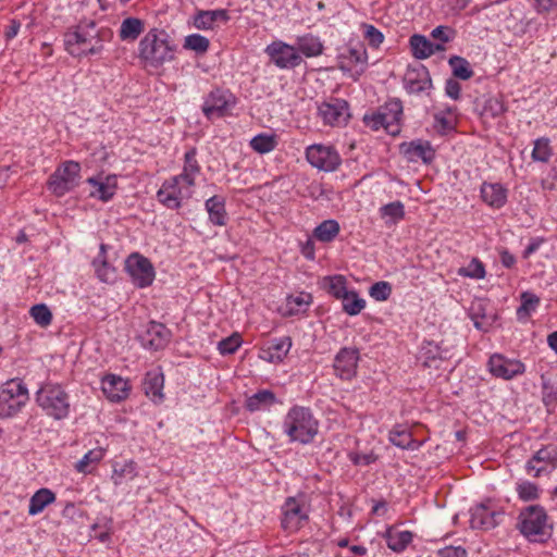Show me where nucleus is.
Returning a JSON list of instances; mask_svg holds the SVG:
<instances>
[{"instance_id":"nucleus-38","label":"nucleus","mask_w":557,"mask_h":557,"mask_svg":"<svg viewBox=\"0 0 557 557\" xmlns=\"http://www.w3.org/2000/svg\"><path fill=\"white\" fill-rule=\"evenodd\" d=\"M312 304V295L301 292L297 295L287 296L285 302L284 315H297L307 312L309 306Z\"/></svg>"},{"instance_id":"nucleus-12","label":"nucleus","mask_w":557,"mask_h":557,"mask_svg":"<svg viewBox=\"0 0 557 557\" xmlns=\"http://www.w3.org/2000/svg\"><path fill=\"white\" fill-rule=\"evenodd\" d=\"M307 161L320 171L333 172L338 169L342 158L333 146L314 144L306 149Z\"/></svg>"},{"instance_id":"nucleus-39","label":"nucleus","mask_w":557,"mask_h":557,"mask_svg":"<svg viewBox=\"0 0 557 557\" xmlns=\"http://www.w3.org/2000/svg\"><path fill=\"white\" fill-rule=\"evenodd\" d=\"M144 30L145 23L143 20L138 17H126L121 23L119 37L122 41L133 42L138 39Z\"/></svg>"},{"instance_id":"nucleus-22","label":"nucleus","mask_w":557,"mask_h":557,"mask_svg":"<svg viewBox=\"0 0 557 557\" xmlns=\"http://www.w3.org/2000/svg\"><path fill=\"white\" fill-rule=\"evenodd\" d=\"M338 62L342 71H350L356 65H361V71H363L368 62L366 47L361 42L348 45L338 54Z\"/></svg>"},{"instance_id":"nucleus-19","label":"nucleus","mask_w":557,"mask_h":557,"mask_svg":"<svg viewBox=\"0 0 557 557\" xmlns=\"http://www.w3.org/2000/svg\"><path fill=\"white\" fill-rule=\"evenodd\" d=\"M399 152L407 162L417 163L421 161L424 164H431L436 156L435 149L431 143L423 139L405 141L399 145Z\"/></svg>"},{"instance_id":"nucleus-20","label":"nucleus","mask_w":557,"mask_h":557,"mask_svg":"<svg viewBox=\"0 0 557 557\" xmlns=\"http://www.w3.org/2000/svg\"><path fill=\"white\" fill-rule=\"evenodd\" d=\"M359 350L355 347H343L334 358L335 374L342 380H351L357 374Z\"/></svg>"},{"instance_id":"nucleus-34","label":"nucleus","mask_w":557,"mask_h":557,"mask_svg":"<svg viewBox=\"0 0 557 557\" xmlns=\"http://www.w3.org/2000/svg\"><path fill=\"white\" fill-rule=\"evenodd\" d=\"M409 42L413 57L419 60L426 59L436 51L444 50V46L442 44H433L423 35H412Z\"/></svg>"},{"instance_id":"nucleus-1","label":"nucleus","mask_w":557,"mask_h":557,"mask_svg":"<svg viewBox=\"0 0 557 557\" xmlns=\"http://www.w3.org/2000/svg\"><path fill=\"white\" fill-rule=\"evenodd\" d=\"M113 38V30L109 27H97L92 20L81 21L69 28L63 36L64 48L74 58L100 54L104 42Z\"/></svg>"},{"instance_id":"nucleus-55","label":"nucleus","mask_w":557,"mask_h":557,"mask_svg":"<svg viewBox=\"0 0 557 557\" xmlns=\"http://www.w3.org/2000/svg\"><path fill=\"white\" fill-rule=\"evenodd\" d=\"M516 491L518 493L519 498L524 502L537 499L540 496L537 485L529 481L518 483L516 486Z\"/></svg>"},{"instance_id":"nucleus-8","label":"nucleus","mask_w":557,"mask_h":557,"mask_svg":"<svg viewBox=\"0 0 557 557\" xmlns=\"http://www.w3.org/2000/svg\"><path fill=\"white\" fill-rule=\"evenodd\" d=\"M81 180V164L69 160L62 162L49 176L48 189L55 197H63L78 186Z\"/></svg>"},{"instance_id":"nucleus-37","label":"nucleus","mask_w":557,"mask_h":557,"mask_svg":"<svg viewBox=\"0 0 557 557\" xmlns=\"http://www.w3.org/2000/svg\"><path fill=\"white\" fill-rule=\"evenodd\" d=\"M107 245H100L98 258L92 261L97 277L103 283H113L116 278L115 268L108 263L106 258Z\"/></svg>"},{"instance_id":"nucleus-24","label":"nucleus","mask_w":557,"mask_h":557,"mask_svg":"<svg viewBox=\"0 0 557 557\" xmlns=\"http://www.w3.org/2000/svg\"><path fill=\"white\" fill-rule=\"evenodd\" d=\"M500 512L479 504L470 509V527L472 529L490 530L498 524Z\"/></svg>"},{"instance_id":"nucleus-28","label":"nucleus","mask_w":557,"mask_h":557,"mask_svg":"<svg viewBox=\"0 0 557 557\" xmlns=\"http://www.w3.org/2000/svg\"><path fill=\"white\" fill-rule=\"evenodd\" d=\"M164 375L160 370H151L145 374L143 389L151 400L161 403L163 395Z\"/></svg>"},{"instance_id":"nucleus-49","label":"nucleus","mask_w":557,"mask_h":557,"mask_svg":"<svg viewBox=\"0 0 557 557\" xmlns=\"http://www.w3.org/2000/svg\"><path fill=\"white\" fill-rule=\"evenodd\" d=\"M276 136L273 134H258L250 140L251 148L259 153H268L275 149Z\"/></svg>"},{"instance_id":"nucleus-41","label":"nucleus","mask_w":557,"mask_h":557,"mask_svg":"<svg viewBox=\"0 0 557 557\" xmlns=\"http://www.w3.org/2000/svg\"><path fill=\"white\" fill-rule=\"evenodd\" d=\"M55 500L54 493L49 488L38 490L29 499L28 513L36 516Z\"/></svg>"},{"instance_id":"nucleus-59","label":"nucleus","mask_w":557,"mask_h":557,"mask_svg":"<svg viewBox=\"0 0 557 557\" xmlns=\"http://www.w3.org/2000/svg\"><path fill=\"white\" fill-rule=\"evenodd\" d=\"M194 26L198 29L208 30L212 29L214 22L208 10H200L194 16Z\"/></svg>"},{"instance_id":"nucleus-9","label":"nucleus","mask_w":557,"mask_h":557,"mask_svg":"<svg viewBox=\"0 0 557 557\" xmlns=\"http://www.w3.org/2000/svg\"><path fill=\"white\" fill-rule=\"evenodd\" d=\"M194 187L183 183L177 176L165 180L157 191L158 201L170 210L182 208L184 200L191 198Z\"/></svg>"},{"instance_id":"nucleus-14","label":"nucleus","mask_w":557,"mask_h":557,"mask_svg":"<svg viewBox=\"0 0 557 557\" xmlns=\"http://www.w3.org/2000/svg\"><path fill=\"white\" fill-rule=\"evenodd\" d=\"M264 52L271 62L282 70L295 69L302 62V58L297 49L282 40H275L268 45Z\"/></svg>"},{"instance_id":"nucleus-52","label":"nucleus","mask_w":557,"mask_h":557,"mask_svg":"<svg viewBox=\"0 0 557 557\" xmlns=\"http://www.w3.org/2000/svg\"><path fill=\"white\" fill-rule=\"evenodd\" d=\"M381 215L384 219H388L386 223H397L405 216V206L401 201L396 200L383 206L381 209Z\"/></svg>"},{"instance_id":"nucleus-35","label":"nucleus","mask_w":557,"mask_h":557,"mask_svg":"<svg viewBox=\"0 0 557 557\" xmlns=\"http://www.w3.org/2000/svg\"><path fill=\"white\" fill-rule=\"evenodd\" d=\"M382 536L386 540L387 547L395 553H403L413 540L411 531H397L394 527H388Z\"/></svg>"},{"instance_id":"nucleus-29","label":"nucleus","mask_w":557,"mask_h":557,"mask_svg":"<svg viewBox=\"0 0 557 557\" xmlns=\"http://www.w3.org/2000/svg\"><path fill=\"white\" fill-rule=\"evenodd\" d=\"M475 109L484 119H497L507 110L503 99L495 96H482L478 98L475 100Z\"/></svg>"},{"instance_id":"nucleus-4","label":"nucleus","mask_w":557,"mask_h":557,"mask_svg":"<svg viewBox=\"0 0 557 557\" xmlns=\"http://www.w3.org/2000/svg\"><path fill=\"white\" fill-rule=\"evenodd\" d=\"M517 527L531 542H544L550 536L547 512L540 505H531L521 510Z\"/></svg>"},{"instance_id":"nucleus-23","label":"nucleus","mask_w":557,"mask_h":557,"mask_svg":"<svg viewBox=\"0 0 557 557\" xmlns=\"http://www.w3.org/2000/svg\"><path fill=\"white\" fill-rule=\"evenodd\" d=\"M101 389L110 401L120 403L128 396L129 386L122 376L108 374L101 381Z\"/></svg>"},{"instance_id":"nucleus-45","label":"nucleus","mask_w":557,"mask_h":557,"mask_svg":"<svg viewBox=\"0 0 557 557\" xmlns=\"http://www.w3.org/2000/svg\"><path fill=\"white\" fill-rule=\"evenodd\" d=\"M448 64L451 69L453 75L456 78L467 81L474 75L469 61L462 57L451 55L448 60Z\"/></svg>"},{"instance_id":"nucleus-10","label":"nucleus","mask_w":557,"mask_h":557,"mask_svg":"<svg viewBox=\"0 0 557 557\" xmlns=\"http://www.w3.org/2000/svg\"><path fill=\"white\" fill-rule=\"evenodd\" d=\"M281 510V527L289 533L297 532L309 520V510L302 497H287Z\"/></svg>"},{"instance_id":"nucleus-51","label":"nucleus","mask_w":557,"mask_h":557,"mask_svg":"<svg viewBox=\"0 0 557 557\" xmlns=\"http://www.w3.org/2000/svg\"><path fill=\"white\" fill-rule=\"evenodd\" d=\"M209 47V39L200 34H190L186 36L183 44V48L185 50L194 51L197 54L206 53Z\"/></svg>"},{"instance_id":"nucleus-2","label":"nucleus","mask_w":557,"mask_h":557,"mask_svg":"<svg viewBox=\"0 0 557 557\" xmlns=\"http://www.w3.org/2000/svg\"><path fill=\"white\" fill-rule=\"evenodd\" d=\"M176 45L161 28L149 29L138 44V59L145 67L159 69L175 58Z\"/></svg>"},{"instance_id":"nucleus-57","label":"nucleus","mask_w":557,"mask_h":557,"mask_svg":"<svg viewBox=\"0 0 557 557\" xmlns=\"http://www.w3.org/2000/svg\"><path fill=\"white\" fill-rule=\"evenodd\" d=\"M369 294L376 301H385L392 294V286L388 282L380 281L370 287Z\"/></svg>"},{"instance_id":"nucleus-47","label":"nucleus","mask_w":557,"mask_h":557,"mask_svg":"<svg viewBox=\"0 0 557 557\" xmlns=\"http://www.w3.org/2000/svg\"><path fill=\"white\" fill-rule=\"evenodd\" d=\"M104 456V451L102 448H96L88 450L82 459H79L76 465L75 469L77 472L81 473H90L91 472V466H96Z\"/></svg>"},{"instance_id":"nucleus-56","label":"nucleus","mask_w":557,"mask_h":557,"mask_svg":"<svg viewBox=\"0 0 557 557\" xmlns=\"http://www.w3.org/2000/svg\"><path fill=\"white\" fill-rule=\"evenodd\" d=\"M240 335L238 333H234L233 335L223 338L218 343V350L221 355H232L240 347Z\"/></svg>"},{"instance_id":"nucleus-27","label":"nucleus","mask_w":557,"mask_h":557,"mask_svg":"<svg viewBox=\"0 0 557 557\" xmlns=\"http://www.w3.org/2000/svg\"><path fill=\"white\" fill-rule=\"evenodd\" d=\"M292 348V339L288 336L273 338L261 349V358L268 362L278 363L284 360Z\"/></svg>"},{"instance_id":"nucleus-21","label":"nucleus","mask_w":557,"mask_h":557,"mask_svg":"<svg viewBox=\"0 0 557 557\" xmlns=\"http://www.w3.org/2000/svg\"><path fill=\"white\" fill-rule=\"evenodd\" d=\"M487 366L494 376L503 380H511L525 371V367L520 360L508 359L500 354L492 355Z\"/></svg>"},{"instance_id":"nucleus-26","label":"nucleus","mask_w":557,"mask_h":557,"mask_svg":"<svg viewBox=\"0 0 557 557\" xmlns=\"http://www.w3.org/2000/svg\"><path fill=\"white\" fill-rule=\"evenodd\" d=\"M87 183L94 187V190L90 191V197L103 202L111 200L116 193L117 183L115 175L89 177Z\"/></svg>"},{"instance_id":"nucleus-40","label":"nucleus","mask_w":557,"mask_h":557,"mask_svg":"<svg viewBox=\"0 0 557 557\" xmlns=\"http://www.w3.org/2000/svg\"><path fill=\"white\" fill-rule=\"evenodd\" d=\"M296 49L307 58H314L323 53L324 46L319 37L308 34L297 38Z\"/></svg>"},{"instance_id":"nucleus-32","label":"nucleus","mask_w":557,"mask_h":557,"mask_svg":"<svg viewBox=\"0 0 557 557\" xmlns=\"http://www.w3.org/2000/svg\"><path fill=\"white\" fill-rule=\"evenodd\" d=\"M487 305L483 300H475L471 304L468 314L476 330L487 332L495 320V315L488 313Z\"/></svg>"},{"instance_id":"nucleus-44","label":"nucleus","mask_w":557,"mask_h":557,"mask_svg":"<svg viewBox=\"0 0 557 557\" xmlns=\"http://www.w3.org/2000/svg\"><path fill=\"white\" fill-rule=\"evenodd\" d=\"M339 224L335 220H325L313 231L314 237L322 243L332 242L339 233Z\"/></svg>"},{"instance_id":"nucleus-62","label":"nucleus","mask_w":557,"mask_h":557,"mask_svg":"<svg viewBox=\"0 0 557 557\" xmlns=\"http://www.w3.org/2000/svg\"><path fill=\"white\" fill-rule=\"evenodd\" d=\"M445 94L454 99L458 100L461 94V85L454 78H448L445 84Z\"/></svg>"},{"instance_id":"nucleus-61","label":"nucleus","mask_w":557,"mask_h":557,"mask_svg":"<svg viewBox=\"0 0 557 557\" xmlns=\"http://www.w3.org/2000/svg\"><path fill=\"white\" fill-rule=\"evenodd\" d=\"M350 461L355 466H369L373 463L376 460V456L374 454H350L349 455Z\"/></svg>"},{"instance_id":"nucleus-17","label":"nucleus","mask_w":557,"mask_h":557,"mask_svg":"<svg viewBox=\"0 0 557 557\" xmlns=\"http://www.w3.org/2000/svg\"><path fill=\"white\" fill-rule=\"evenodd\" d=\"M403 82L404 88L410 95L429 94L433 88L430 72L423 64L409 65Z\"/></svg>"},{"instance_id":"nucleus-50","label":"nucleus","mask_w":557,"mask_h":557,"mask_svg":"<svg viewBox=\"0 0 557 557\" xmlns=\"http://www.w3.org/2000/svg\"><path fill=\"white\" fill-rule=\"evenodd\" d=\"M459 276L473 280H482L486 275L485 267L479 258H472L466 267H461L457 271Z\"/></svg>"},{"instance_id":"nucleus-18","label":"nucleus","mask_w":557,"mask_h":557,"mask_svg":"<svg viewBox=\"0 0 557 557\" xmlns=\"http://www.w3.org/2000/svg\"><path fill=\"white\" fill-rule=\"evenodd\" d=\"M171 337L172 332L163 323L150 321L138 339L145 349L158 351L168 346Z\"/></svg>"},{"instance_id":"nucleus-33","label":"nucleus","mask_w":557,"mask_h":557,"mask_svg":"<svg viewBox=\"0 0 557 557\" xmlns=\"http://www.w3.org/2000/svg\"><path fill=\"white\" fill-rule=\"evenodd\" d=\"M201 166L197 160V149H188L184 154V164L182 172L176 175L183 183L195 187L196 177L200 174Z\"/></svg>"},{"instance_id":"nucleus-30","label":"nucleus","mask_w":557,"mask_h":557,"mask_svg":"<svg viewBox=\"0 0 557 557\" xmlns=\"http://www.w3.org/2000/svg\"><path fill=\"white\" fill-rule=\"evenodd\" d=\"M389 442L401 448L408 450H417L422 446V442L414 440L410 429L403 424H396L388 433Z\"/></svg>"},{"instance_id":"nucleus-63","label":"nucleus","mask_w":557,"mask_h":557,"mask_svg":"<svg viewBox=\"0 0 557 557\" xmlns=\"http://www.w3.org/2000/svg\"><path fill=\"white\" fill-rule=\"evenodd\" d=\"M534 9L539 14L549 12L557 4V0H534Z\"/></svg>"},{"instance_id":"nucleus-60","label":"nucleus","mask_w":557,"mask_h":557,"mask_svg":"<svg viewBox=\"0 0 557 557\" xmlns=\"http://www.w3.org/2000/svg\"><path fill=\"white\" fill-rule=\"evenodd\" d=\"M453 34L454 30L450 27L440 25L432 30L431 36L442 44H445L451 40Z\"/></svg>"},{"instance_id":"nucleus-7","label":"nucleus","mask_w":557,"mask_h":557,"mask_svg":"<svg viewBox=\"0 0 557 557\" xmlns=\"http://www.w3.org/2000/svg\"><path fill=\"white\" fill-rule=\"evenodd\" d=\"M403 116V102L398 98H393L381 106L376 112L371 115H364V123L373 129L383 127L389 134L399 133V122Z\"/></svg>"},{"instance_id":"nucleus-48","label":"nucleus","mask_w":557,"mask_h":557,"mask_svg":"<svg viewBox=\"0 0 557 557\" xmlns=\"http://www.w3.org/2000/svg\"><path fill=\"white\" fill-rule=\"evenodd\" d=\"M343 310L348 315H357L366 308V300L356 290H349L342 300Z\"/></svg>"},{"instance_id":"nucleus-58","label":"nucleus","mask_w":557,"mask_h":557,"mask_svg":"<svg viewBox=\"0 0 557 557\" xmlns=\"http://www.w3.org/2000/svg\"><path fill=\"white\" fill-rule=\"evenodd\" d=\"M364 28V38L368 40L369 45L377 48L384 40V36L381 30H379L375 26L370 24H363Z\"/></svg>"},{"instance_id":"nucleus-6","label":"nucleus","mask_w":557,"mask_h":557,"mask_svg":"<svg viewBox=\"0 0 557 557\" xmlns=\"http://www.w3.org/2000/svg\"><path fill=\"white\" fill-rule=\"evenodd\" d=\"M29 399L26 384L13 379L0 387V418L8 419L15 417Z\"/></svg>"},{"instance_id":"nucleus-11","label":"nucleus","mask_w":557,"mask_h":557,"mask_svg":"<svg viewBox=\"0 0 557 557\" xmlns=\"http://www.w3.org/2000/svg\"><path fill=\"white\" fill-rule=\"evenodd\" d=\"M125 271L132 283L138 288L150 286L156 277L151 261L138 252L131 253L125 260Z\"/></svg>"},{"instance_id":"nucleus-43","label":"nucleus","mask_w":557,"mask_h":557,"mask_svg":"<svg viewBox=\"0 0 557 557\" xmlns=\"http://www.w3.org/2000/svg\"><path fill=\"white\" fill-rule=\"evenodd\" d=\"M521 305L517 309L518 320H527L540 305V297L531 292H523L520 296Z\"/></svg>"},{"instance_id":"nucleus-13","label":"nucleus","mask_w":557,"mask_h":557,"mask_svg":"<svg viewBox=\"0 0 557 557\" xmlns=\"http://www.w3.org/2000/svg\"><path fill=\"white\" fill-rule=\"evenodd\" d=\"M235 104L236 98L230 90L214 88L205 98L202 112L208 119L223 117Z\"/></svg>"},{"instance_id":"nucleus-64","label":"nucleus","mask_w":557,"mask_h":557,"mask_svg":"<svg viewBox=\"0 0 557 557\" xmlns=\"http://www.w3.org/2000/svg\"><path fill=\"white\" fill-rule=\"evenodd\" d=\"M440 555L442 557H466L467 550L461 546H457V547L449 546V547H445V548L441 549Z\"/></svg>"},{"instance_id":"nucleus-42","label":"nucleus","mask_w":557,"mask_h":557,"mask_svg":"<svg viewBox=\"0 0 557 557\" xmlns=\"http://www.w3.org/2000/svg\"><path fill=\"white\" fill-rule=\"evenodd\" d=\"M137 465L133 460L125 461L124 463H115L111 479L114 485H121L125 480H133L137 475Z\"/></svg>"},{"instance_id":"nucleus-36","label":"nucleus","mask_w":557,"mask_h":557,"mask_svg":"<svg viewBox=\"0 0 557 557\" xmlns=\"http://www.w3.org/2000/svg\"><path fill=\"white\" fill-rule=\"evenodd\" d=\"M205 208L209 215V221L213 225L224 226L227 223V212L225 209V199L222 196H212L205 202Z\"/></svg>"},{"instance_id":"nucleus-54","label":"nucleus","mask_w":557,"mask_h":557,"mask_svg":"<svg viewBox=\"0 0 557 557\" xmlns=\"http://www.w3.org/2000/svg\"><path fill=\"white\" fill-rule=\"evenodd\" d=\"M30 317L34 319V321L45 327L51 324L52 321V313L47 305L45 304H38L30 308Z\"/></svg>"},{"instance_id":"nucleus-5","label":"nucleus","mask_w":557,"mask_h":557,"mask_svg":"<svg viewBox=\"0 0 557 557\" xmlns=\"http://www.w3.org/2000/svg\"><path fill=\"white\" fill-rule=\"evenodd\" d=\"M36 401L45 413L55 420H63L70 414V397L59 384H45L36 393Z\"/></svg>"},{"instance_id":"nucleus-31","label":"nucleus","mask_w":557,"mask_h":557,"mask_svg":"<svg viewBox=\"0 0 557 557\" xmlns=\"http://www.w3.org/2000/svg\"><path fill=\"white\" fill-rule=\"evenodd\" d=\"M276 404L281 401L272 391L260 389L246 398L245 408L250 412L265 411Z\"/></svg>"},{"instance_id":"nucleus-16","label":"nucleus","mask_w":557,"mask_h":557,"mask_svg":"<svg viewBox=\"0 0 557 557\" xmlns=\"http://www.w3.org/2000/svg\"><path fill=\"white\" fill-rule=\"evenodd\" d=\"M557 468V444H548L539 449L527 462L525 469L539 478Z\"/></svg>"},{"instance_id":"nucleus-15","label":"nucleus","mask_w":557,"mask_h":557,"mask_svg":"<svg viewBox=\"0 0 557 557\" xmlns=\"http://www.w3.org/2000/svg\"><path fill=\"white\" fill-rule=\"evenodd\" d=\"M318 114L325 125L343 126L350 117L349 104L344 99L331 98L319 104Z\"/></svg>"},{"instance_id":"nucleus-25","label":"nucleus","mask_w":557,"mask_h":557,"mask_svg":"<svg viewBox=\"0 0 557 557\" xmlns=\"http://www.w3.org/2000/svg\"><path fill=\"white\" fill-rule=\"evenodd\" d=\"M480 194L483 202L492 209L503 208L508 198V189L500 183H482Z\"/></svg>"},{"instance_id":"nucleus-46","label":"nucleus","mask_w":557,"mask_h":557,"mask_svg":"<svg viewBox=\"0 0 557 557\" xmlns=\"http://www.w3.org/2000/svg\"><path fill=\"white\" fill-rule=\"evenodd\" d=\"M327 293L336 299L343 300L347 293V280L344 275H333L324 278Z\"/></svg>"},{"instance_id":"nucleus-3","label":"nucleus","mask_w":557,"mask_h":557,"mask_svg":"<svg viewBox=\"0 0 557 557\" xmlns=\"http://www.w3.org/2000/svg\"><path fill=\"white\" fill-rule=\"evenodd\" d=\"M282 429L290 442L307 445L312 443L317 436L319 421L310 408L295 405L284 416Z\"/></svg>"},{"instance_id":"nucleus-53","label":"nucleus","mask_w":557,"mask_h":557,"mask_svg":"<svg viewBox=\"0 0 557 557\" xmlns=\"http://www.w3.org/2000/svg\"><path fill=\"white\" fill-rule=\"evenodd\" d=\"M552 154L553 150L548 138L542 137L534 141V147L531 153L534 161L546 163L549 161Z\"/></svg>"}]
</instances>
